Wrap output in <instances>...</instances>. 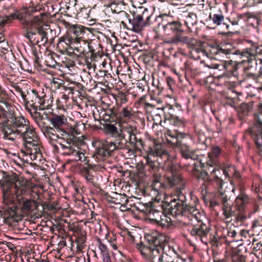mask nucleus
I'll use <instances>...</instances> for the list:
<instances>
[{
	"label": "nucleus",
	"instance_id": "44",
	"mask_svg": "<svg viewBox=\"0 0 262 262\" xmlns=\"http://www.w3.org/2000/svg\"><path fill=\"white\" fill-rule=\"evenodd\" d=\"M98 247L101 252V255L102 257L103 262H112L108 252L107 247L101 242L99 238L96 239Z\"/></svg>",
	"mask_w": 262,
	"mask_h": 262
},
{
	"label": "nucleus",
	"instance_id": "48",
	"mask_svg": "<svg viewBox=\"0 0 262 262\" xmlns=\"http://www.w3.org/2000/svg\"><path fill=\"white\" fill-rule=\"evenodd\" d=\"M103 127L106 134L111 135L112 137L118 136L121 130V129H118L115 125L108 123L105 124Z\"/></svg>",
	"mask_w": 262,
	"mask_h": 262
},
{
	"label": "nucleus",
	"instance_id": "50",
	"mask_svg": "<svg viewBox=\"0 0 262 262\" xmlns=\"http://www.w3.org/2000/svg\"><path fill=\"white\" fill-rule=\"evenodd\" d=\"M204 163V167H197V170H191V167H190L189 168H187V170L189 171H192L194 174H198V177L199 179H202L204 180V182L206 183V182L207 181L208 179L210 178V176L208 175V173L207 171H206L205 170H203L201 169L200 170L199 169V168H204L205 167V164L206 163Z\"/></svg>",
	"mask_w": 262,
	"mask_h": 262
},
{
	"label": "nucleus",
	"instance_id": "59",
	"mask_svg": "<svg viewBox=\"0 0 262 262\" xmlns=\"http://www.w3.org/2000/svg\"><path fill=\"white\" fill-rule=\"evenodd\" d=\"M226 60H221L219 63H213L211 64V68L214 69H217L219 71H225Z\"/></svg>",
	"mask_w": 262,
	"mask_h": 262
},
{
	"label": "nucleus",
	"instance_id": "63",
	"mask_svg": "<svg viewBox=\"0 0 262 262\" xmlns=\"http://www.w3.org/2000/svg\"><path fill=\"white\" fill-rule=\"evenodd\" d=\"M87 165L89 168L92 170V171H94V173L96 171L101 170L103 168V166L101 164L88 163Z\"/></svg>",
	"mask_w": 262,
	"mask_h": 262
},
{
	"label": "nucleus",
	"instance_id": "47",
	"mask_svg": "<svg viewBox=\"0 0 262 262\" xmlns=\"http://www.w3.org/2000/svg\"><path fill=\"white\" fill-rule=\"evenodd\" d=\"M122 2H119L118 0H114L110 3L108 6L110 7L113 13H119L122 16L126 15L127 13L125 11L122 10L121 7L120 6V4Z\"/></svg>",
	"mask_w": 262,
	"mask_h": 262
},
{
	"label": "nucleus",
	"instance_id": "54",
	"mask_svg": "<svg viewBox=\"0 0 262 262\" xmlns=\"http://www.w3.org/2000/svg\"><path fill=\"white\" fill-rule=\"evenodd\" d=\"M219 165L214 167H208V171L210 172V177L217 179H222V169L217 168Z\"/></svg>",
	"mask_w": 262,
	"mask_h": 262
},
{
	"label": "nucleus",
	"instance_id": "53",
	"mask_svg": "<svg viewBox=\"0 0 262 262\" xmlns=\"http://www.w3.org/2000/svg\"><path fill=\"white\" fill-rule=\"evenodd\" d=\"M114 98L118 107H121L123 104L126 103L128 101L127 95L122 92H118L117 94L115 95Z\"/></svg>",
	"mask_w": 262,
	"mask_h": 262
},
{
	"label": "nucleus",
	"instance_id": "61",
	"mask_svg": "<svg viewBox=\"0 0 262 262\" xmlns=\"http://www.w3.org/2000/svg\"><path fill=\"white\" fill-rule=\"evenodd\" d=\"M85 179L86 180L88 183L91 184L93 186L97 188L99 186L98 183L95 181V177L94 174H89V176H87L85 178Z\"/></svg>",
	"mask_w": 262,
	"mask_h": 262
},
{
	"label": "nucleus",
	"instance_id": "10",
	"mask_svg": "<svg viewBox=\"0 0 262 262\" xmlns=\"http://www.w3.org/2000/svg\"><path fill=\"white\" fill-rule=\"evenodd\" d=\"M12 86L17 92L20 94L27 109L32 108L44 110L46 108L47 105H45L44 98L39 96L36 90L28 86H25L23 89L17 83H14Z\"/></svg>",
	"mask_w": 262,
	"mask_h": 262
},
{
	"label": "nucleus",
	"instance_id": "52",
	"mask_svg": "<svg viewBox=\"0 0 262 262\" xmlns=\"http://www.w3.org/2000/svg\"><path fill=\"white\" fill-rule=\"evenodd\" d=\"M196 15L193 13H189L185 20V25L187 26L188 29L191 30V27L197 24Z\"/></svg>",
	"mask_w": 262,
	"mask_h": 262
},
{
	"label": "nucleus",
	"instance_id": "46",
	"mask_svg": "<svg viewBox=\"0 0 262 262\" xmlns=\"http://www.w3.org/2000/svg\"><path fill=\"white\" fill-rule=\"evenodd\" d=\"M136 12H140V16H142V20L144 21L146 26H148L150 24V18L152 17V15L149 14L147 8L143 7H139L136 9Z\"/></svg>",
	"mask_w": 262,
	"mask_h": 262
},
{
	"label": "nucleus",
	"instance_id": "36",
	"mask_svg": "<svg viewBox=\"0 0 262 262\" xmlns=\"http://www.w3.org/2000/svg\"><path fill=\"white\" fill-rule=\"evenodd\" d=\"M118 107L115 106L108 108L104 111V114L102 116V120L104 122H115L118 121Z\"/></svg>",
	"mask_w": 262,
	"mask_h": 262
},
{
	"label": "nucleus",
	"instance_id": "64",
	"mask_svg": "<svg viewBox=\"0 0 262 262\" xmlns=\"http://www.w3.org/2000/svg\"><path fill=\"white\" fill-rule=\"evenodd\" d=\"M169 59V57H166L165 56V63H164L165 68H166L167 70H168L169 71H171L172 73H173L176 75H178V74L176 72V69H174L171 65H169L168 64Z\"/></svg>",
	"mask_w": 262,
	"mask_h": 262
},
{
	"label": "nucleus",
	"instance_id": "37",
	"mask_svg": "<svg viewBox=\"0 0 262 262\" xmlns=\"http://www.w3.org/2000/svg\"><path fill=\"white\" fill-rule=\"evenodd\" d=\"M168 110L166 114L165 113V123L166 121H168L169 123H171L173 125H176L179 122L178 117L175 114V111L173 108V105L166 103L165 105V109Z\"/></svg>",
	"mask_w": 262,
	"mask_h": 262
},
{
	"label": "nucleus",
	"instance_id": "28",
	"mask_svg": "<svg viewBox=\"0 0 262 262\" xmlns=\"http://www.w3.org/2000/svg\"><path fill=\"white\" fill-rule=\"evenodd\" d=\"M156 43V47L153 50L152 58L158 61V69L164 75V71L162 68L164 67V41L162 42L154 40Z\"/></svg>",
	"mask_w": 262,
	"mask_h": 262
},
{
	"label": "nucleus",
	"instance_id": "34",
	"mask_svg": "<svg viewBox=\"0 0 262 262\" xmlns=\"http://www.w3.org/2000/svg\"><path fill=\"white\" fill-rule=\"evenodd\" d=\"M223 184V181L222 179H217L213 177H210L206 182V189H209L210 187H212L215 190L218 191V199L220 201V195L222 193H227L226 191H222V187Z\"/></svg>",
	"mask_w": 262,
	"mask_h": 262
},
{
	"label": "nucleus",
	"instance_id": "7",
	"mask_svg": "<svg viewBox=\"0 0 262 262\" xmlns=\"http://www.w3.org/2000/svg\"><path fill=\"white\" fill-rule=\"evenodd\" d=\"M45 136L48 139L49 143L53 146L58 144L61 147V154L63 156H69L72 157V160L74 161L85 162L86 157L84 154L75 142V136L61 137L57 134H49L47 135L45 131L42 132Z\"/></svg>",
	"mask_w": 262,
	"mask_h": 262
},
{
	"label": "nucleus",
	"instance_id": "57",
	"mask_svg": "<svg viewBox=\"0 0 262 262\" xmlns=\"http://www.w3.org/2000/svg\"><path fill=\"white\" fill-rule=\"evenodd\" d=\"M242 18H244L243 14L238 15L236 17H234L232 19H226V20H228L227 23L230 25L231 28L233 29V30H231L230 32H232L234 30L233 27L238 25V22ZM229 32H230V31Z\"/></svg>",
	"mask_w": 262,
	"mask_h": 262
},
{
	"label": "nucleus",
	"instance_id": "19",
	"mask_svg": "<svg viewBox=\"0 0 262 262\" xmlns=\"http://www.w3.org/2000/svg\"><path fill=\"white\" fill-rule=\"evenodd\" d=\"M244 59L241 62H237L229 60L226 62L225 71L220 75L218 76L219 78L226 77L227 78H233L234 80H237L238 82H242L241 80L242 74L239 75L238 70L240 67H242V69L244 67L245 61L247 60V58Z\"/></svg>",
	"mask_w": 262,
	"mask_h": 262
},
{
	"label": "nucleus",
	"instance_id": "20",
	"mask_svg": "<svg viewBox=\"0 0 262 262\" xmlns=\"http://www.w3.org/2000/svg\"><path fill=\"white\" fill-rule=\"evenodd\" d=\"M180 153L183 159L191 160V163L186 165L187 168L191 167V170H197V167H204V163L200 159L198 155L189 146L182 144L180 146Z\"/></svg>",
	"mask_w": 262,
	"mask_h": 262
},
{
	"label": "nucleus",
	"instance_id": "43",
	"mask_svg": "<svg viewBox=\"0 0 262 262\" xmlns=\"http://www.w3.org/2000/svg\"><path fill=\"white\" fill-rule=\"evenodd\" d=\"M252 108L250 103H242L237 110L238 118L241 121H244Z\"/></svg>",
	"mask_w": 262,
	"mask_h": 262
},
{
	"label": "nucleus",
	"instance_id": "6",
	"mask_svg": "<svg viewBox=\"0 0 262 262\" xmlns=\"http://www.w3.org/2000/svg\"><path fill=\"white\" fill-rule=\"evenodd\" d=\"M242 52L233 48L230 44H224L219 46H208L205 47L199 40V43L194 49L190 52V56L195 60L200 59L202 57L217 59L225 56L230 58L234 55H241Z\"/></svg>",
	"mask_w": 262,
	"mask_h": 262
},
{
	"label": "nucleus",
	"instance_id": "23",
	"mask_svg": "<svg viewBox=\"0 0 262 262\" xmlns=\"http://www.w3.org/2000/svg\"><path fill=\"white\" fill-rule=\"evenodd\" d=\"M83 41V45L86 47L87 52H89V68L92 66V62H95L97 59L101 57L102 47L98 40H91Z\"/></svg>",
	"mask_w": 262,
	"mask_h": 262
},
{
	"label": "nucleus",
	"instance_id": "9",
	"mask_svg": "<svg viewBox=\"0 0 262 262\" xmlns=\"http://www.w3.org/2000/svg\"><path fill=\"white\" fill-rule=\"evenodd\" d=\"M29 212H24L20 206L2 204L0 205V226L6 224L14 227L22 220L23 214Z\"/></svg>",
	"mask_w": 262,
	"mask_h": 262
},
{
	"label": "nucleus",
	"instance_id": "55",
	"mask_svg": "<svg viewBox=\"0 0 262 262\" xmlns=\"http://www.w3.org/2000/svg\"><path fill=\"white\" fill-rule=\"evenodd\" d=\"M239 101L240 100L237 96L233 98L228 97L224 104L225 106H230L232 107L236 108Z\"/></svg>",
	"mask_w": 262,
	"mask_h": 262
},
{
	"label": "nucleus",
	"instance_id": "25",
	"mask_svg": "<svg viewBox=\"0 0 262 262\" xmlns=\"http://www.w3.org/2000/svg\"><path fill=\"white\" fill-rule=\"evenodd\" d=\"M163 80L161 81L159 79H156L154 78L153 85L156 86L155 89L152 91L150 95L151 99L155 100L157 104L159 105V107H157V110H161L164 111V105L162 104L163 100L164 99V94L163 93Z\"/></svg>",
	"mask_w": 262,
	"mask_h": 262
},
{
	"label": "nucleus",
	"instance_id": "60",
	"mask_svg": "<svg viewBox=\"0 0 262 262\" xmlns=\"http://www.w3.org/2000/svg\"><path fill=\"white\" fill-rule=\"evenodd\" d=\"M80 174L85 178L87 176H89V174H94V171H92L88 165H86V166H83L80 169Z\"/></svg>",
	"mask_w": 262,
	"mask_h": 262
},
{
	"label": "nucleus",
	"instance_id": "45",
	"mask_svg": "<svg viewBox=\"0 0 262 262\" xmlns=\"http://www.w3.org/2000/svg\"><path fill=\"white\" fill-rule=\"evenodd\" d=\"M53 115V113H51L50 112H44L43 114H41L40 121L39 123V127L41 129V131H44L45 128L48 127L49 125L46 121L51 122V118Z\"/></svg>",
	"mask_w": 262,
	"mask_h": 262
},
{
	"label": "nucleus",
	"instance_id": "8",
	"mask_svg": "<svg viewBox=\"0 0 262 262\" xmlns=\"http://www.w3.org/2000/svg\"><path fill=\"white\" fill-rule=\"evenodd\" d=\"M136 132L137 128L133 125H123L119 135L114 137L116 150L124 149L134 152L143 149L144 142L137 137Z\"/></svg>",
	"mask_w": 262,
	"mask_h": 262
},
{
	"label": "nucleus",
	"instance_id": "16",
	"mask_svg": "<svg viewBox=\"0 0 262 262\" xmlns=\"http://www.w3.org/2000/svg\"><path fill=\"white\" fill-rule=\"evenodd\" d=\"M92 145L95 149L94 156L98 161H105L112 157L116 150L114 143L106 140H95Z\"/></svg>",
	"mask_w": 262,
	"mask_h": 262
},
{
	"label": "nucleus",
	"instance_id": "18",
	"mask_svg": "<svg viewBox=\"0 0 262 262\" xmlns=\"http://www.w3.org/2000/svg\"><path fill=\"white\" fill-rule=\"evenodd\" d=\"M67 32L64 35L66 38L70 42L73 40L86 41L87 36L90 34V31L88 28L81 25H72L69 23L66 24Z\"/></svg>",
	"mask_w": 262,
	"mask_h": 262
},
{
	"label": "nucleus",
	"instance_id": "15",
	"mask_svg": "<svg viewBox=\"0 0 262 262\" xmlns=\"http://www.w3.org/2000/svg\"><path fill=\"white\" fill-rule=\"evenodd\" d=\"M51 123L53 127L49 125L48 127L45 128L44 131L48 135L57 134L59 136L62 135L64 136H75L71 133L68 127V122L67 118L63 115H57L53 114L51 118Z\"/></svg>",
	"mask_w": 262,
	"mask_h": 262
},
{
	"label": "nucleus",
	"instance_id": "21",
	"mask_svg": "<svg viewBox=\"0 0 262 262\" xmlns=\"http://www.w3.org/2000/svg\"><path fill=\"white\" fill-rule=\"evenodd\" d=\"M183 32L178 31L174 35L170 37H165V43L178 45L179 43L186 44L190 49L189 52L195 48L199 40L192 37L184 35Z\"/></svg>",
	"mask_w": 262,
	"mask_h": 262
},
{
	"label": "nucleus",
	"instance_id": "35",
	"mask_svg": "<svg viewBox=\"0 0 262 262\" xmlns=\"http://www.w3.org/2000/svg\"><path fill=\"white\" fill-rule=\"evenodd\" d=\"M155 240L156 245V249L154 252H156L157 256H154L150 261L151 262H163V257L164 255V241L163 237L160 236L159 241Z\"/></svg>",
	"mask_w": 262,
	"mask_h": 262
},
{
	"label": "nucleus",
	"instance_id": "3",
	"mask_svg": "<svg viewBox=\"0 0 262 262\" xmlns=\"http://www.w3.org/2000/svg\"><path fill=\"white\" fill-rule=\"evenodd\" d=\"M249 47L241 53L242 58H247L243 69L241 80L242 82H253L254 87L262 90V76L259 75L256 56L262 55V45L252 40H247Z\"/></svg>",
	"mask_w": 262,
	"mask_h": 262
},
{
	"label": "nucleus",
	"instance_id": "30",
	"mask_svg": "<svg viewBox=\"0 0 262 262\" xmlns=\"http://www.w3.org/2000/svg\"><path fill=\"white\" fill-rule=\"evenodd\" d=\"M134 111L130 107H124L122 109L118 107V122L120 123H127L133 120Z\"/></svg>",
	"mask_w": 262,
	"mask_h": 262
},
{
	"label": "nucleus",
	"instance_id": "26",
	"mask_svg": "<svg viewBox=\"0 0 262 262\" xmlns=\"http://www.w3.org/2000/svg\"><path fill=\"white\" fill-rule=\"evenodd\" d=\"M254 124L248 130L247 134L250 135L262 155V124L257 122L254 119Z\"/></svg>",
	"mask_w": 262,
	"mask_h": 262
},
{
	"label": "nucleus",
	"instance_id": "40",
	"mask_svg": "<svg viewBox=\"0 0 262 262\" xmlns=\"http://www.w3.org/2000/svg\"><path fill=\"white\" fill-rule=\"evenodd\" d=\"M71 42H70L66 38L64 35L57 44V48L62 54L67 53L68 55L71 56Z\"/></svg>",
	"mask_w": 262,
	"mask_h": 262
},
{
	"label": "nucleus",
	"instance_id": "33",
	"mask_svg": "<svg viewBox=\"0 0 262 262\" xmlns=\"http://www.w3.org/2000/svg\"><path fill=\"white\" fill-rule=\"evenodd\" d=\"M209 18L212 20L213 24L215 25V26H218L223 24L225 26L228 32L233 30L232 28H231L230 25L227 23V21L225 20L224 16L221 10L217 11L216 13H210Z\"/></svg>",
	"mask_w": 262,
	"mask_h": 262
},
{
	"label": "nucleus",
	"instance_id": "27",
	"mask_svg": "<svg viewBox=\"0 0 262 262\" xmlns=\"http://www.w3.org/2000/svg\"><path fill=\"white\" fill-rule=\"evenodd\" d=\"M154 25V32L155 35L154 39L162 42L164 40V13H160L159 15L155 16L152 23Z\"/></svg>",
	"mask_w": 262,
	"mask_h": 262
},
{
	"label": "nucleus",
	"instance_id": "22",
	"mask_svg": "<svg viewBox=\"0 0 262 262\" xmlns=\"http://www.w3.org/2000/svg\"><path fill=\"white\" fill-rule=\"evenodd\" d=\"M125 16L127 18L129 27H127L126 23L123 21H122L121 23L128 29H130L135 32L139 33L143 30L145 27H146L144 21H143L142 20V17L140 16V11L136 12V10L133 11L131 13V15L127 14Z\"/></svg>",
	"mask_w": 262,
	"mask_h": 262
},
{
	"label": "nucleus",
	"instance_id": "38",
	"mask_svg": "<svg viewBox=\"0 0 262 262\" xmlns=\"http://www.w3.org/2000/svg\"><path fill=\"white\" fill-rule=\"evenodd\" d=\"M182 26V25L180 21L165 25V37L172 36L178 31L183 32Z\"/></svg>",
	"mask_w": 262,
	"mask_h": 262
},
{
	"label": "nucleus",
	"instance_id": "32",
	"mask_svg": "<svg viewBox=\"0 0 262 262\" xmlns=\"http://www.w3.org/2000/svg\"><path fill=\"white\" fill-rule=\"evenodd\" d=\"M243 16L251 26L258 31V27L262 22V13L248 12L243 14Z\"/></svg>",
	"mask_w": 262,
	"mask_h": 262
},
{
	"label": "nucleus",
	"instance_id": "13",
	"mask_svg": "<svg viewBox=\"0 0 262 262\" xmlns=\"http://www.w3.org/2000/svg\"><path fill=\"white\" fill-rule=\"evenodd\" d=\"M161 236L164 237V234L157 230L152 231L150 234H145V239L149 245H152V247L145 245L142 242L137 244V249L146 260L150 261L154 256H157L156 252H154L156 249L155 240L156 239L159 241Z\"/></svg>",
	"mask_w": 262,
	"mask_h": 262
},
{
	"label": "nucleus",
	"instance_id": "11",
	"mask_svg": "<svg viewBox=\"0 0 262 262\" xmlns=\"http://www.w3.org/2000/svg\"><path fill=\"white\" fill-rule=\"evenodd\" d=\"M179 206H183V210L186 208L195 207L187 205L185 196L183 194L179 195L178 200L172 198V196H168L165 193V227L167 226L168 228L171 229L173 227V218L182 214H177L174 213L176 208H179Z\"/></svg>",
	"mask_w": 262,
	"mask_h": 262
},
{
	"label": "nucleus",
	"instance_id": "17",
	"mask_svg": "<svg viewBox=\"0 0 262 262\" xmlns=\"http://www.w3.org/2000/svg\"><path fill=\"white\" fill-rule=\"evenodd\" d=\"M162 195L157 192V195L153 202L139 203L138 205H135L136 209L149 217H150L152 214L154 217V220H158L159 218H160V215H159L158 218L156 217L155 216V212L159 213L164 210V201H160V199L158 198L160 195Z\"/></svg>",
	"mask_w": 262,
	"mask_h": 262
},
{
	"label": "nucleus",
	"instance_id": "24",
	"mask_svg": "<svg viewBox=\"0 0 262 262\" xmlns=\"http://www.w3.org/2000/svg\"><path fill=\"white\" fill-rule=\"evenodd\" d=\"M30 25V31H27L25 34L24 36L29 39L30 42L32 45H37L39 43V40L36 39L34 37V35L38 33L37 27H41L43 28L45 27V24H43L41 18L39 16H35L34 17L32 21L27 25ZM27 26V25H24Z\"/></svg>",
	"mask_w": 262,
	"mask_h": 262
},
{
	"label": "nucleus",
	"instance_id": "41",
	"mask_svg": "<svg viewBox=\"0 0 262 262\" xmlns=\"http://www.w3.org/2000/svg\"><path fill=\"white\" fill-rule=\"evenodd\" d=\"M75 49L74 52L73 54H75L78 57L84 58L88 67L89 68V52H87L86 47L85 46H79V47H74Z\"/></svg>",
	"mask_w": 262,
	"mask_h": 262
},
{
	"label": "nucleus",
	"instance_id": "12",
	"mask_svg": "<svg viewBox=\"0 0 262 262\" xmlns=\"http://www.w3.org/2000/svg\"><path fill=\"white\" fill-rule=\"evenodd\" d=\"M152 147V146L150 147L149 148V155L157 157V159L156 160H151L150 158L147 157L146 161L147 164L155 172L152 187L155 192H158L160 194H164V182L162 181L161 176L162 173L164 171V163L162 159V156L164 152L160 155L151 154L150 151Z\"/></svg>",
	"mask_w": 262,
	"mask_h": 262
},
{
	"label": "nucleus",
	"instance_id": "58",
	"mask_svg": "<svg viewBox=\"0 0 262 262\" xmlns=\"http://www.w3.org/2000/svg\"><path fill=\"white\" fill-rule=\"evenodd\" d=\"M254 119L260 124H262V103L257 105V112L254 114Z\"/></svg>",
	"mask_w": 262,
	"mask_h": 262
},
{
	"label": "nucleus",
	"instance_id": "29",
	"mask_svg": "<svg viewBox=\"0 0 262 262\" xmlns=\"http://www.w3.org/2000/svg\"><path fill=\"white\" fill-rule=\"evenodd\" d=\"M25 14L20 12L18 10H14L13 12L9 15H5L4 17L0 18V25H4L11 23L13 20L18 19L21 21L24 25H28L29 22L24 19Z\"/></svg>",
	"mask_w": 262,
	"mask_h": 262
},
{
	"label": "nucleus",
	"instance_id": "56",
	"mask_svg": "<svg viewBox=\"0 0 262 262\" xmlns=\"http://www.w3.org/2000/svg\"><path fill=\"white\" fill-rule=\"evenodd\" d=\"M28 111L30 113L32 117L34 119L36 123L39 126V123L41 119V114L38 112L37 110H39V109L32 108H29L27 109Z\"/></svg>",
	"mask_w": 262,
	"mask_h": 262
},
{
	"label": "nucleus",
	"instance_id": "5",
	"mask_svg": "<svg viewBox=\"0 0 262 262\" xmlns=\"http://www.w3.org/2000/svg\"><path fill=\"white\" fill-rule=\"evenodd\" d=\"M174 211L177 214H182L183 216L188 220V224L192 227L190 230L191 235L207 244V235L210 228L204 222L206 217L203 212H201L195 207L186 208L183 210V206H179V208H176Z\"/></svg>",
	"mask_w": 262,
	"mask_h": 262
},
{
	"label": "nucleus",
	"instance_id": "2",
	"mask_svg": "<svg viewBox=\"0 0 262 262\" xmlns=\"http://www.w3.org/2000/svg\"><path fill=\"white\" fill-rule=\"evenodd\" d=\"M178 138L179 133L176 130L167 129L165 131V188L183 183L177 160L176 147Z\"/></svg>",
	"mask_w": 262,
	"mask_h": 262
},
{
	"label": "nucleus",
	"instance_id": "51",
	"mask_svg": "<svg viewBox=\"0 0 262 262\" xmlns=\"http://www.w3.org/2000/svg\"><path fill=\"white\" fill-rule=\"evenodd\" d=\"M0 54L6 58V54H12V53L10 52L9 46L8 42L5 41L4 37L0 38Z\"/></svg>",
	"mask_w": 262,
	"mask_h": 262
},
{
	"label": "nucleus",
	"instance_id": "4",
	"mask_svg": "<svg viewBox=\"0 0 262 262\" xmlns=\"http://www.w3.org/2000/svg\"><path fill=\"white\" fill-rule=\"evenodd\" d=\"M229 199L230 198L227 193H221L220 202L222 205L223 215L226 219L232 217L231 222L234 227L241 226L247 219L246 209L252 200L245 192L241 191L235 199L234 210H232V205L228 203Z\"/></svg>",
	"mask_w": 262,
	"mask_h": 262
},
{
	"label": "nucleus",
	"instance_id": "49",
	"mask_svg": "<svg viewBox=\"0 0 262 262\" xmlns=\"http://www.w3.org/2000/svg\"><path fill=\"white\" fill-rule=\"evenodd\" d=\"M64 83V81L62 79L54 78L53 79L52 82V88H54L55 90H57L60 89L61 88H63V90H69L71 92V93L73 94L74 88L73 87H67L63 85Z\"/></svg>",
	"mask_w": 262,
	"mask_h": 262
},
{
	"label": "nucleus",
	"instance_id": "39",
	"mask_svg": "<svg viewBox=\"0 0 262 262\" xmlns=\"http://www.w3.org/2000/svg\"><path fill=\"white\" fill-rule=\"evenodd\" d=\"M75 237L77 252L79 253L81 252L85 247L86 233L84 231H78L76 232Z\"/></svg>",
	"mask_w": 262,
	"mask_h": 262
},
{
	"label": "nucleus",
	"instance_id": "42",
	"mask_svg": "<svg viewBox=\"0 0 262 262\" xmlns=\"http://www.w3.org/2000/svg\"><path fill=\"white\" fill-rule=\"evenodd\" d=\"M49 29V26L48 25H45V27H43V28L41 27H37L38 34L41 36V41H43L45 45L47 43L51 45L53 43L54 40L53 37L49 38L48 36V32H47V30Z\"/></svg>",
	"mask_w": 262,
	"mask_h": 262
},
{
	"label": "nucleus",
	"instance_id": "1",
	"mask_svg": "<svg viewBox=\"0 0 262 262\" xmlns=\"http://www.w3.org/2000/svg\"><path fill=\"white\" fill-rule=\"evenodd\" d=\"M27 183L25 179L13 171L0 170L2 204L20 206L24 212H30L33 201L24 196L28 191Z\"/></svg>",
	"mask_w": 262,
	"mask_h": 262
},
{
	"label": "nucleus",
	"instance_id": "62",
	"mask_svg": "<svg viewBox=\"0 0 262 262\" xmlns=\"http://www.w3.org/2000/svg\"><path fill=\"white\" fill-rule=\"evenodd\" d=\"M166 82L168 88L170 90L171 93L173 92V88L175 86L174 80L169 76L166 77Z\"/></svg>",
	"mask_w": 262,
	"mask_h": 262
},
{
	"label": "nucleus",
	"instance_id": "31",
	"mask_svg": "<svg viewBox=\"0 0 262 262\" xmlns=\"http://www.w3.org/2000/svg\"><path fill=\"white\" fill-rule=\"evenodd\" d=\"M221 148L219 146L211 148V150L208 154V159L206 161L207 166L214 167L219 165V158L221 155Z\"/></svg>",
	"mask_w": 262,
	"mask_h": 262
},
{
	"label": "nucleus",
	"instance_id": "14",
	"mask_svg": "<svg viewBox=\"0 0 262 262\" xmlns=\"http://www.w3.org/2000/svg\"><path fill=\"white\" fill-rule=\"evenodd\" d=\"M154 124L152 125L153 129L155 132L153 137L154 145L151 148V154L158 155L164 152V138L163 131V126L161 125L162 119L160 114H155L153 117Z\"/></svg>",
	"mask_w": 262,
	"mask_h": 262
}]
</instances>
